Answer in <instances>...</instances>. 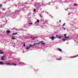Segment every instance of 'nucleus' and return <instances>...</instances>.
Masks as SVG:
<instances>
[{"mask_svg": "<svg viewBox=\"0 0 78 78\" xmlns=\"http://www.w3.org/2000/svg\"><path fill=\"white\" fill-rule=\"evenodd\" d=\"M64 35L65 36L64 38L68 39V38H69V37H66V36H67V34H64Z\"/></svg>", "mask_w": 78, "mask_h": 78, "instance_id": "1", "label": "nucleus"}, {"mask_svg": "<svg viewBox=\"0 0 78 78\" xmlns=\"http://www.w3.org/2000/svg\"><path fill=\"white\" fill-rule=\"evenodd\" d=\"M41 44V42H40L39 43H34V44H33L32 45V46H35L36 45V44H37V45H39Z\"/></svg>", "mask_w": 78, "mask_h": 78, "instance_id": "2", "label": "nucleus"}, {"mask_svg": "<svg viewBox=\"0 0 78 78\" xmlns=\"http://www.w3.org/2000/svg\"><path fill=\"white\" fill-rule=\"evenodd\" d=\"M40 44L41 43V44L42 45H45V43H44V41H42L40 42Z\"/></svg>", "mask_w": 78, "mask_h": 78, "instance_id": "3", "label": "nucleus"}, {"mask_svg": "<svg viewBox=\"0 0 78 78\" xmlns=\"http://www.w3.org/2000/svg\"><path fill=\"white\" fill-rule=\"evenodd\" d=\"M30 48L29 46L26 47V49H27V50H28L29 49H30Z\"/></svg>", "mask_w": 78, "mask_h": 78, "instance_id": "4", "label": "nucleus"}, {"mask_svg": "<svg viewBox=\"0 0 78 78\" xmlns=\"http://www.w3.org/2000/svg\"><path fill=\"white\" fill-rule=\"evenodd\" d=\"M6 32L7 33V34H9V33H10V30H7Z\"/></svg>", "mask_w": 78, "mask_h": 78, "instance_id": "5", "label": "nucleus"}, {"mask_svg": "<svg viewBox=\"0 0 78 78\" xmlns=\"http://www.w3.org/2000/svg\"><path fill=\"white\" fill-rule=\"evenodd\" d=\"M6 64L9 65V66H12V65L10 63H7Z\"/></svg>", "mask_w": 78, "mask_h": 78, "instance_id": "6", "label": "nucleus"}, {"mask_svg": "<svg viewBox=\"0 0 78 78\" xmlns=\"http://www.w3.org/2000/svg\"><path fill=\"white\" fill-rule=\"evenodd\" d=\"M62 37H63V36H58V37L59 39H61V38Z\"/></svg>", "mask_w": 78, "mask_h": 78, "instance_id": "7", "label": "nucleus"}, {"mask_svg": "<svg viewBox=\"0 0 78 78\" xmlns=\"http://www.w3.org/2000/svg\"><path fill=\"white\" fill-rule=\"evenodd\" d=\"M61 59H62V57H60V59L57 58V60H59L60 61H61Z\"/></svg>", "mask_w": 78, "mask_h": 78, "instance_id": "8", "label": "nucleus"}, {"mask_svg": "<svg viewBox=\"0 0 78 78\" xmlns=\"http://www.w3.org/2000/svg\"><path fill=\"white\" fill-rule=\"evenodd\" d=\"M1 60H2L3 61H4L5 60V58L2 57L1 58Z\"/></svg>", "mask_w": 78, "mask_h": 78, "instance_id": "9", "label": "nucleus"}, {"mask_svg": "<svg viewBox=\"0 0 78 78\" xmlns=\"http://www.w3.org/2000/svg\"><path fill=\"white\" fill-rule=\"evenodd\" d=\"M54 38H55V37H51V40H54Z\"/></svg>", "mask_w": 78, "mask_h": 78, "instance_id": "10", "label": "nucleus"}, {"mask_svg": "<svg viewBox=\"0 0 78 78\" xmlns=\"http://www.w3.org/2000/svg\"><path fill=\"white\" fill-rule=\"evenodd\" d=\"M16 34H17V33H13L12 34V35H16Z\"/></svg>", "mask_w": 78, "mask_h": 78, "instance_id": "11", "label": "nucleus"}, {"mask_svg": "<svg viewBox=\"0 0 78 78\" xmlns=\"http://www.w3.org/2000/svg\"><path fill=\"white\" fill-rule=\"evenodd\" d=\"M58 49L59 51L61 52L62 51V50L61 49H60V48H58Z\"/></svg>", "mask_w": 78, "mask_h": 78, "instance_id": "12", "label": "nucleus"}, {"mask_svg": "<svg viewBox=\"0 0 78 78\" xmlns=\"http://www.w3.org/2000/svg\"><path fill=\"white\" fill-rule=\"evenodd\" d=\"M77 57V56H72V57H70V58H76V57Z\"/></svg>", "mask_w": 78, "mask_h": 78, "instance_id": "13", "label": "nucleus"}, {"mask_svg": "<svg viewBox=\"0 0 78 78\" xmlns=\"http://www.w3.org/2000/svg\"><path fill=\"white\" fill-rule=\"evenodd\" d=\"M12 64L13 65V66H17V64H15V63H12Z\"/></svg>", "mask_w": 78, "mask_h": 78, "instance_id": "14", "label": "nucleus"}, {"mask_svg": "<svg viewBox=\"0 0 78 78\" xmlns=\"http://www.w3.org/2000/svg\"><path fill=\"white\" fill-rule=\"evenodd\" d=\"M5 64V63L3 62H0V65H1V64Z\"/></svg>", "mask_w": 78, "mask_h": 78, "instance_id": "15", "label": "nucleus"}, {"mask_svg": "<svg viewBox=\"0 0 78 78\" xmlns=\"http://www.w3.org/2000/svg\"><path fill=\"white\" fill-rule=\"evenodd\" d=\"M66 40H66V39H65V38H63L62 39V41H66Z\"/></svg>", "mask_w": 78, "mask_h": 78, "instance_id": "16", "label": "nucleus"}, {"mask_svg": "<svg viewBox=\"0 0 78 78\" xmlns=\"http://www.w3.org/2000/svg\"><path fill=\"white\" fill-rule=\"evenodd\" d=\"M32 46H33V45H32L31 44H30L29 45V47H30V48H31V47H32Z\"/></svg>", "mask_w": 78, "mask_h": 78, "instance_id": "17", "label": "nucleus"}, {"mask_svg": "<svg viewBox=\"0 0 78 78\" xmlns=\"http://www.w3.org/2000/svg\"><path fill=\"white\" fill-rule=\"evenodd\" d=\"M2 58H5V57H6V56L4 55L3 56H2Z\"/></svg>", "mask_w": 78, "mask_h": 78, "instance_id": "18", "label": "nucleus"}, {"mask_svg": "<svg viewBox=\"0 0 78 78\" xmlns=\"http://www.w3.org/2000/svg\"><path fill=\"white\" fill-rule=\"evenodd\" d=\"M65 25H66V23H64L62 26V27H64V26Z\"/></svg>", "mask_w": 78, "mask_h": 78, "instance_id": "19", "label": "nucleus"}, {"mask_svg": "<svg viewBox=\"0 0 78 78\" xmlns=\"http://www.w3.org/2000/svg\"><path fill=\"white\" fill-rule=\"evenodd\" d=\"M3 53H3V52H1L0 53V54L1 55H2V54H3Z\"/></svg>", "mask_w": 78, "mask_h": 78, "instance_id": "20", "label": "nucleus"}, {"mask_svg": "<svg viewBox=\"0 0 78 78\" xmlns=\"http://www.w3.org/2000/svg\"><path fill=\"white\" fill-rule=\"evenodd\" d=\"M24 47H26V45H25V44L24 43L23 45Z\"/></svg>", "mask_w": 78, "mask_h": 78, "instance_id": "21", "label": "nucleus"}, {"mask_svg": "<svg viewBox=\"0 0 78 78\" xmlns=\"http://www.w3.org/2000/svg\"><path fill=\"white\" fill-rule=\"evenodd\" d=\"M38 37H39L37 36L36 37H34V38H35V39H36L37 38H38Z\"/></svg>", "mask_w": 78, "mask_h": 78, "instance_id": "22", "label": "nucleus"}, {"mask_svg": "<svg viewBox=\"0 0 78 78\" xmlns=\"http://www.w3.org/2000/svg\"><path fill=\"white\" fill-rule=\"evenodd\" d=\"M29 24H33V23H29Z\"/></svg>", "mask_w": 78, "mask_h": 78, "instance_id": "23", "label": "nucleus"}, {"mask_svg": "<svg viewBox=\"0 0 78 78\" xmlns=\"http://www.w3.org/2000/svg\"><path fill=\"white\" fill-rule=\"evenodd\" d=\"M37 22L38 23L39 22V20H37Z\"/></svg>", "mask_w": 78, "mask_h": 78, "instance_id": "24", "label": "nucleus"}, {"mask_svg": "<svg viewBox=\"0 0 78 78\" xmlns=\"http://www.w3.org/2000/svg\"><path fill=\"white\" fill-rule=\"evenodd\" d=\"M34 12H36V9H34Z\"/></svg>", "mask_w": 78, "mask_h": 78, "instance_id": "25", "label": "nucleus"}, {"mask_svg": "<svg viewBox=\"0 0 78 78\" xmlns=\"http://www.w3.org/2000/svg\"><path fill=\"white\" fill-rule=\"evenodd\" d=\"M62 28H63L64 30H66V28H64V27H62Z\"/></svg>", "mask_w": 78, "mask_h": 78, "instance_id": "26", "label": "nucleus"}, {"mask_svg": "<svg viewBox=\"0 0 78 78\" xmlns=\"http://www.w3.org/2000/svg\"><path fill=\"white\" fill-rule=\"evenodd\" d=\"M0 6H1V7H2V4H0Z\"/></svg>", "mask_w": 78, "mask_h": 78, "instance_id": "27", "label": "nucleus"}, {"mask_svg": "<svg viewBox=\"0 0 78 78\" xmlns=\"http://www.w3.org/2000/svg\"><path fill=\"white\" fill-rule=\"evenodd\" d=\"M16 39V38H15V37L13 38H12V39Z\"/></svg>", "mask_w": 78, "mask_h": 78, "instance_id": "28", "label": "nucleus"}, {"mask_svg": "<svg viewBox=\"0 0 78 78\" xmlns=\"http://www.w3.org/2000/svg\"><path fill=\"white\" fill-rule=\"evenodd\" d=\"M2 10H3V11H5V9H2Z\"/></svg>", "mask_w": 78, "mask_h": 78, "instance_id": "29", "label": "nucleus"}, {"mask_svg": "<svg viewBox=\"0 0 78 78\" xmlns=\"http://www.w3.org/2000/svg\"><path fill=\"white\" fill-rule=\"evenodd\" d=\"M75 6H76V5H77L76 4H75Z\"/></svg>", "mask_w": 78, "mask_h": 78, "instance_id": "30", "label": "nucleus"}, {"mask_svg": "<svg viewBox=\"0 0 78 78\" xmlns=\"http://www.w3.org/2000/svg\"><path fill=\"white\" fill-rule=\"evenodd\" d=\"M61 20H60V21H59V22L60 23H61Z\"/></svg>", "mask_w": 78, "mask_h": 78, "instance_id": "31", "label": "nucleus"}, {"mask_svg": "<svg viewBox=\"0 0 78 78\" xmlns=\"http://www.w3.org/2000/svg\"><path fill=\"white\" fill-rule=\"evenodd\" d=\"M34 39H35V38H34H34H33L32 40H34Z\"/></svg>", "mask_w": 78, "mask_h": 78, "instance_id": "32", "label": "nucleus"}, {"mask_svg": "<svg viewBox=\"0 0 78 78\" xmlns=\"http://www.w3.org/2000/svg\"><path fill=\"white\" fill-rule=\"evenodd\" d=\"M35 46H36V47H37V46H38L37 45H35Z\"/></svg>", "mask_w": 78, "mask_h": 78, "instance_id": "33", "label": "nucleus"}, {"mask_svg": "<svg viewBox=\"0 0 78 78\" xmlns=\"http://www.w3.org/2000/svg\"><path fill=\"white\" fill-rule=\"evenodd\" d=\"M56 36L57 37H58V35H56Z\"/></svg>", "mask_w": 78, "mask_h": 78, "instance_id": "34", "label": "nucleus"}, {"mask_svg": "<svg viewBox=\"0 0 78 78\" xmlns=\"http://www.w3.org/2000/svg\"><path fill=\"white\" fill-rule=\"evenodd\" d=\"M49 38L50 39H51V37H49Z\"/></svg>", "mask_w": 78, "mask_h": 78, "instance_id": "35", "label": "nucleus"}, {"mask_svg": "<svg viewBox=\"0 0 78 78\" xmlns=\"http://www.w3.org/2000/svg\"><path fill=\"white\" fill-rule=\"evenodd\" d=\"M74 41H75V42H76V40H74Z\"/></svg>", "mask_w": 78, "mask_h": 78, "instance_id": "36", "label": "nucleus"}, {"mask_svg": "<svg viewBox=\"0 0 78 78\" xmlns=\"http://www.w3.org/2000/svg\"><path fill=\"white\" fill-rule=\"evenodd\" d=\"M0 51H2V50H0V52H0Z\"/></svg>", "mask_w": 78, "mask_h": 78, "instance_id": "37", "label": "nucleus"}, {"mask_svg": "<svg viewBox=\"0 0 78 78\" xmlns=\"http://www.w3.org/2000/svg\"><path fill=\"white\" fill-rule=\"evenodd\" d=\"M65 10L66 11V9Z\"/></svg>", "mask_w": 78, "mask_h": 78, "instance_id": "38", "label": "nucleus"}, {"mask_svg": "<svg viewBox=\"0 0 78 78\" xmlns=\"http://www.w3.org/2000/svg\"><path fill=\"white\" fill-rule=\"evenodd\" d=\"M20 64H21V63H20Z\"/></svg>", "mask_w": 78, "mask_h": 78, "instance_id": "39", "label": "nucleus"}]
</instances>
